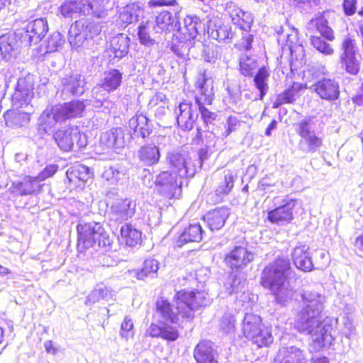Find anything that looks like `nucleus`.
<instances>
[{
  "label": "nucleus",
  "instance_id": "26",
  "mask_svg": "<svg viewBox=\"0 0 363 363\" xmlns=\"http://www.w3.org/2000/svg\"><path fill=\"white\" fill-rule=\"evenodd\" d=\"M63 121L58 108L54 106L47 108L38 118V129L40 133H47L57 123Z\"/></svg>",
  "mask_w": 363,
  "mask_h": 363
},
{
  "label": "nucleus",
  "instance_id": "41",
  "mask_svg": "<svg viewBox=\"0 0 363 363\" xmlns=\"http://www.w3.org/2000/svg\"><path fill=\"white\" fill-rule=\"evenodd\" d=\"M6 125L12 128L27 125L30 122V115L16 110L7 111L4 114Z\"/></svg>",
  "mask_w": 363,
  "mask_h": 363
},
{
  "label": "nucleus",
  "instance_id": "49",
  "mask_svg": "<svg viewBox=\"0 0 363 363\" xmlns=\"http://www.w3.org/2000/svg\"><path fill=\"white\" fill-rule=\"evenodd\" d=\"M82 0H66L60 6V13L65 17L82 15Z\"/></svg>",
  "mask_w": 363,
  "mask_h": 363
},
{
  "label": "nucleus",
  "instance_id": "20",
  "mask_svg": "<svg viewBox=\"0 0 363 363\" xmlns=\"http://www.w3.org/2000/svg\"><path fill=\"white\" fill-rule=\"evenodd\" d=\"M235 179L236 174L234 172L230 169L224 170L215 194L208 195V201L213 204L221 202L223 198L232 191Z\"/></svg>",
  "mask_w": 363,
  "mask_h": 363
},
{
  "label": "nucleus",
  "instance_id": "62",
  "mask_svg": "<svg viewBox=\"0 0 363 363\" xmlns=\"http://www.w3.org/2000/svg\"><path fill=\"white\" fill-rule=\"evenodd\" d=\"M64 40L62 38V35L59 32L53 33L47 40V50L48 52H54L60 47Z\"/></svg>",
  "mask_w": 363,
  "mask_h": 363
},
{
  "label": "nucleus",
  "instance_id": "56",
  "mask_svg": "<svg viewBox=\"0 0 363 363\" xmlns=\"http://www.w3.org/2000/svg\"><path fill=\"white\" fill-rule=\"evenodd\" d=\"M311 43L314 48L324 55H330L333 54L334 50L330 45L323 40L320 37L311 35Z\"/></svg>",
  "mask_w": 363,
  "mask_h": 363
},
{
  "label": "nucleus",
  "instance_id": "35",
  "mask_svg": "<svg viewBox=\"0 0 363 363\" xmlns=\"http://www.w3.org/2000/svg\"><path fill=\"white\" fill-rule=\"evenodd\" d=\"M128 125L130 130H133V134L138 137L140 136L145 138L148 137L152 132L149 120L143 114H135L129 120Z\"/></svg>",
  "mask_w": 363,
  "mask_h": 363
},
{
  "label": "nucleus",
  "instance_id": "5",
  "mask_svg": "<svg viewBox=\"0 0 363 363\" xmlns=\"http://www.w3.org/2000/svg\"><path fill=\"white\" fill-rule=\"evenodd\" d=\"M211 297L205 291H180L176 294L177 309L179 314L191 321L194 318V311L211 303Z\"/></svg>",
  "mask_w": 363,
  "mask_h": 363
},
{
  "label": "nucleus",
  "instance_id": "21",
  "mask_svg": "<svg viewBox=\"0 0 363 363\" xmlns=\"http://www.w3.org/2000/svg\"><path fill=\"white\" fill-rule=\"evenodd\" d=\"M174 304H171L167 300L160 298L156 303L157 311L160 315L163 321L177 325L183 327L184 321H187L183 318L177 309L176 296L174 298Z\"/></svg>",
  "mask_w": 363,
  "mask_h": 363
},
{
  "label": "nucleus",
  "instance_id": "34",
  "mask_svg": "<svg viewBox=\"0 0 363 363\" xmlns=\"http://www.w3.org/2000/svg\"><path fill=\"white\" fill-rule=\"evenodd\" d=\"M203 230L200 224L191 223L186 228L176 241V245L182 247L188 242H199L203 238Z\"/></svg>",
  "mask_w": 363,
  "mask_h": 363
},
{
  "label": "nucleus",
  "instance_id": "23",
  "mask_svg": "<svg viewBox=\"0 0 363 363\" xmlns=\"http://www.w3.org/2000/svg\"><path fill=\"white\" fill-rule=\"evenodd\" d=\"M322 99L335 101L340 95L339 83L334 79L323 78L318 80L311 87Z\"/></svg>",
  "mask_w": 363,
  "mask_h": 363
},
{
  "label": "nucleus",
  "instance_id": "64",
  "mask_svg": "<svg viewBox=\"0 0 363 363\" xmlns=\"http://www.w3.org/2000/svg\"><path fill=\"white\" fill-rule=\"evenodd\" d=\"M58 166L56 164H50L45 167L43 171L36 177L40 182L52 177L57 171Z\"/></svg>",
  "mask_w": 363,
  "mask_h": 363
},
{
  "label": "nucleus",
  "instance_id": "12",
  "mask_svg": "<svg viewBox=\"0 0 363 363\" xmlns=\"http://www.w3.org/2000/svg\"><path fill=\"white\" fill-rule=\"evenodd\" d=\"M24 45L22 34L17 30L0 36V52L1 58L6 62L13 60L19 53L20 48Z\"/></svg>",
  "mask_w": 363,
  "mask_h": 363
},
{
  "label": "nucleus",
  "instance_id": "16",
  "mask_svg": "<svg viewBox=\"0 0 363 363\" xmlns=\"http://www.w3.org/2000/svg\"><path fill=\"white\" fill-rule=\"evenodd\" d=\"M135 208L136 203L131 199H118L111 206L110 220L122 223L134 216Z\"/></svg>",
  "mask_w": 363,
  "mask_h": 363
},
{
  "label": "nucleus",
  "instance_id": "22",
  "mask_svg": "<svg viewBox=\"0 0 363 363\" xmlns=\"http://www.w3.org/2000/svg\"><path fill=\"white\" fill-rule=\"evenodd\" d=\"M33 89L34 85L30 77L19 79L12 96L13 105L17 107L28 105L33 96Z\"/></svg>",
  "mask_w": 363,
  "mask_h": 363
},
{
  "label": "nucleus",
  "instance_id": "59",
  "mask_svg": "<svg viewBox=\"0 0 363 363\" xmlns=\"http://www.w3.org/2000/svg\"><path fill=\"white\" fill-rule=\"evenodd\" d=\"M243 122L238 119L237 116H230L227 118L226 124L225 125V131L223 133V136L228 137L233 132L238 130Z\"/></svg>",
  "mask_w": 363,
  "mask_h": 363
},
{
  "label": "nucleus",
  "instance_id": "2",
  "mask_svg": "<svg viewBox=\"0 0 363 363\" xmlns=\"http://www.w3.org/2000/svg\"><path fill=\"white\" fill-rule=\"evenodd\" d=\"M290 272L289 260L279 257L265 267L262 272V286L270 290L280 304H284L292 298L293 291L287 281Z\"/></svg>",
  "mask_w": 363,
  "mask_h": 363
},
{
  "label": "nucleus",
  "instance_id": "45",
  "mask_svg": "<svg viewBox=\"0 0 363 363\" xmlns=\"http://www.w3.org/2000/svg\"><path fill=\"white\" fill-rule=\"evenodd\" d=\"M111 296V291L103 283H99L87 296L85 303L92 305L101 300H108Z\"/></svg>",
  "mask_w": 363,
  "mask_h": 363
},
{
  "label": "nucleus",
  "instance_id": "60",
  "mask_svg": "<svg viewBox=\"0 0 363 363\" xmlns=\"http://www.w3.org/2000/svg\"><path fill=\"white\" fill-rule=\"evenodd\" d=\"M120 335L121 337L128 340L134 335L133 322L128 316H125L121 325Z\"/></svg>",
  "mask_w": 363,
  "mask_h": 363
},
{
  "label": "nucleus",
  "instance_id": "40",
  "mask_svg": "<svg viewBox=\"0 0 363 363\" xmlns=\"http://www.w3.org/2000/svg\"><path fill=\"white\" fill-rule=\"evenodd\" d=\"M138 156L140 162L145 165H153L158 163L160 158L159 147L153 144H147L140 147Z\"/></svg>",
  "mask_w": 363,
  "mask_h": 363
},
{
  "label": "nucleus",
  "instance_id": "42",
  "mask_svg": "<svg viewBox=\"0 0 363 363\" xmlns=\"http://www.w3.org/2000/svg\"><path fill=\"white\" fill-rule=\"evenodd\" d=\"M129 43V38L124 33H119L111 40V48L115 57L121 59L128 54Z\"/></svg>",
  "mask_w": 363,
  "mask_h": 363
},
{
  "label": "nucleus",
  "instance_id": "33",
  "mask_svg": "<svg viewBox=\"0 0 363 363\" xmlns=\"http://www.w3.org/2000/svg\"><path fill=\"white\" fill-rule=\"evenodd\" d=\"M146 333L152 337H162L168 341H175L179 337L177 327L167 323H164L162 326L151 324Z\"/></svg>",
  "mask_w": 363,
  "mask_h": 363
},
{
  "label": "nucleus",
  "instance_id": "14",
  "mask_svg": "<svg viewBox=\"0 0 363 363\" xmlns=\"http://www.w3.org/2000/svg\"><path fill=\"white\" fill-rule=\"evenodd\" d=\"M18 30L22 34L24 46H30L32 44L38 43L42 40L48 30V26L45 19L37 18Z\"/></svg>",
  "mask_w": 363,
  "mask_h": 363
},
{
  "label": "nucleus",
  "instance_id": "57",
  "mask_svg": "<svg viewBox=\"0 0 363 363\" xmlns=\"http://www.w3.org/2000/svg\"><path fill=\"white\" fill-rule=\"evenodd\" d=\"M108 92L104 90L103 87L99 84L92 89V96L95 99L94 101L96 107H101L104 104H108L106 100L108 99Z\"/></svg>",
  "mask_w": 363,
  "mask_h": 363
},
{
  "label": "nucleus",
  "instance_id": "19",
  "mask_svg": "<svg viewBox=\"0 0 363 363\" xmlns=\"http://www.w3.org/2000/svg\"><path fill=\"white\" fill-rule=\"evenodd\" d=\"M342 53L340 60L345 70L352 74H356L359 70V65L356 57L357 48L354 40L346 38L342 44Z\"/></svg>",
  "mask_w": 363,
  "mask_h": 363
},
{
  "label": "nucleus",
  "instance_id": "10",
  "mask_svg": "<svg viewBox=\"0 0 363 363\" xmlns=\"http://www.w3.org/2000/svg\"><path fill=\"white\" fill-rule=\"evenodd\" d=\"M159 192L167 199H179L182 195V178L169 171L160 173L155 179Z\"/></svg>",
  "mask_w": 363,
  "mask_h": 363
},
{
  "label": "nucleus",
  "instance_id": "30",
  "mask_svg": "<svg viewBox=\"0 0 363 363\" xmlns=\"http://www.w3.org/2000/svg\"><path fill=\"white\" fill-rule=\"evenodd\" d=\"M230 213L227 207L216 208L208 211L203 217L211 230H218L223 227Z\"/></svg>",
  "mask_w": 363,
  "mask_h": 363
},
{
  "label": "nucleus",
  "instance_id": "15",
  "mask_svg": "<svg viewBox=\"0 0 363 363\" xmlns=\"http://www.w3.org/2000/svg\"><path fill=\"white\" fill-rule=\"evenodd\" d=\"M115 0H82V16L104 20L113 10Z\"/></svg>",
  "mask_w": 363,
  "mask_h": 363
},
{
  "label": "nucleus",
  "instance_id": "63",
  "mask_svg": "<svg viewBox=\"0 0 363 363\" xmlns=\"http://www.w3.org/2000/svg\"><path fill=\"white\" fill-rule=\"evenodd\" d=\"M121 172L115 167L110 166L106 167L102 173V178L109 182L111 184H115L120 179Z\"/></svg>",
  "mask_w": 363,
  "mask_h": 363
},
{
  "label": "nucleus",
  "instance_id": "29",
  "mask_svg": "<svg viewBox=\"0 0 363 363\" xmlns=\"http://www.w3.org/2000/svg\"><path fill=\"white\" fill-rule=\"evenodd\" d=\"M308 250L307 245H300L294 248L291 255L294 265L303 272H310L314 268Z\"/></svg>",
  "mask_w": 363,
  "mask_h": 363
},
{
  "label": "nucleus",
  "instance_id": "39",
  "mask_svg": "<svg viewBox=\"0 0 363 363\" xmlns=\"http://www.w3.org/2000/svg\"><path fill=\"white\" fill-rule=\"evenodd\" d=\"M123 74L118 69H111L104 74L99 84L106 91L110 93L116 91L121 84Z\"/></svg>",
  "mask_w": 363,
  "mask_h": 363
},
{
  "label": "nucleus",
  "instance_id": "47",
  "mask_svg": "<svg viewBox=\"0 0 363 363\" xmlns=\"http://www.w3.org/2000/svg\"><path fill=\"white\" fill-rule=\"evenodd\" d=\"M246 279L242 277L231 273L225 283V288L229 294L244 291Z\"/></svg>",
  "mask_w": 363,
  "mask_h": 363
},
{
  "label": "nucleus",
  "instance_id": "7",
  "mask_svg": "<svg viewBox=\"0 0 363 363\" xmlns=\"http://www.w3.org/2000/svg\"><path fill=\"white\" fill-rule=\"evenodd\" d=\"M242 331L245 336L259 347L267 346L273 342L271 332L264 328L261 318L253 313L245 314Z\"/></svg>",
  "mask_w": 363,
  "mask_h": 363
},
{
  "label": "nucleus",
  "instance_id": "8",
  "mask_svg": "<svg viewBox=\"0 0 363 363\" xmlns=\"http://www.w3.org/2000/svg\"><path fill=\"white\" fill-rule=\"evenodd\" d=\"M296 131L301 137L298 145L305 153L318 152L323 146V138L314 131L315 122L311 117L306 118L296 125Z\"/></svg>",
  "mask_w": 363,
  "mask_h": 363
},
{
  "label": "nucleus",
  "instance_id": "55",
  "mask_svg": "<svg viewBox=\"0 0 363 363\" xmlns=\"http://www.w3.org/2000/svg\"><path fill=\"white\" fill-rule=\"evenodd\" d=\"M197 46L202 48V57L204 61L215 63L218 57V52L215 46L205 45L201 41H197Z\"/></svg>",
  "mask_w": 363,
  "mask_h": 363
},
{
  "label": "nucleus",
  "instance_id": "53",
  "mask_svg": "<svg viewBox=\"0 0 363 363\" xmlns=\"http://www.w3.org/2000/svg\"><path fill=\"white\" fill-rule=\"evenodd\" d=\"M175 21V18L169 12H163L158 15L156 18L157 26L162 30L176 29L178 22Z\"/></svg>",
  "mask_w": 363,
  "mask_h": 363
},
{
  "label": "nucleus",
  "instance_id": "1",
  "mask_svg": "<svg viewBox=\"0 0 363 363\" xmlns=\"http://www.w3.org/2000/svg\"><path fill=\"white\" fill-rule=\"evenodd\" d=\"M304 306L299 311L295 327L302 334L310 336V347L319 351L330 346L334 340L332 325L321 321L325 297L313 291H304L302 294Z\"/></svg>",
  "mask_w": 363,
  "mask_h": 363
},
{
  "label": "nucleus",
  "instance_id": "43",
  "mask_svg": "<svg viewBox=\"0 0 363 363\" xmlns=\"http://www.w3.org/2000/svg\"><path fill=\"white\" fill-rule=\"evenodd\" d=\"M307 28L311 31L316 30L323 37L328 40L334 39L333 31L328 26V21L323 16H318L311 19L307 24Z\"/></svg>",
  "mask_w": 363,
  "mask_h": 363
},
{
  "label": "nucleus",
  "instance_id": "51",
  "mask_svg": "<svg viewBox=\"0 0 363 363\" xmlns=\"http://www.w3.org/2000/svg\"><path fill=\"white\" fill-rule=\"evenodd\" d=\"M159 269V262L154 259H147L143 263V267L140 271H135V274L138 279H143L145 277H153Z\"/></svg>",
  "mask_w": 363,
  "mask_h": 363
},
{
  "label": "nucleus",
  "instance_id": "52",
  "mask_svg": "<svg viewBox=\"0 0 363 363\" xmlns=\"http://www.w3.org/2000/svg\"><path fill=\"white\" fill-rule=\"evenodd\" d=\"M257 67V64L255 59L247 54L241 55L240 57V69L244 76H252Z\"/></svg>",
  "mask_w": 363,
  "mask_h": 363
},
{
  "label": "nucleus",
  "instance_id": "18",
  "mask_svg": "<svg viewBox=\"0 0 363 363\" xmlns=\"http://www.w3.org/2000/svg\"><path fill=\"white\" fill-rule=\"evenodd\" d=\"M297 204V201L286 198L282 203L274 209L268 212L267 218L277 225H284L290 223L293 218V210Z\"/></svg>",
  "mask_w": 363,
  "mask_h": 363
},
{
  "label": "nucleus",
  "instance_id": "31",
  "mask_svg": "<svg viewBox=\"0 0 363 363\" xmlns=\"http://www.w3.org/2000/svg\"><path fill=\"white\" fill-rule=\"evenodd\" d=\"M100 145L104 150L121 148L123 145V130L116 128L102 133L100 136Z\"/></svg>",
  "mask_w": 363,
  "mask_h": 363
},
{
  "label": "nucleus",
  "instance_id": "48",
  "mask_svg": "<svg viewBox=\"0 0 363 363\" xmlns=\"http://www.w3.org/2000/svg\"><path fill=\"white\" fill-rule=\"evenodd\" d=\"M215 27V28L208 31L211 37L219 42L229 43L233 37L231 27L225 24L216 26Z\"/></svg>",
  "mask_w": 363,
  "mask_h": 363
},
{
  "label": "nucleus",
  "instance_id": "32",
  "mask_svg": "<svg viewBox=\"0 0 363 363\" xmlns=\"http://www.w3.org/2000/svg\"><path fill=\"white\" fill-rule=\"evenodd\" d=\"M196 86L199 94L195 97L196 104H211L214 97L213 80L203 75L197 80Z\"/></svg>",
  "mask_w": 363,
  "mask_h": 363
},
{
  "label": "nucleus",
  "instance_id": "61",
  "mask_svg": "<svg viewBox=\"0 0 363 363\" xmlns=\"http://www.w3.org/2000/svg\"><path fill=\"white\" fill-rule=\"evenodd\" d=\"M195 45V42H182L179 40V45H173L172 47V50L177 56L184 58L186 55H188L190 49Z\"/></svg>",
  "mask_w": 363,
  "mask_h": 363
},
{
  "label": "nucleus",
  "instance_id": "4",
  "mask_svg": "<svg viewBox=\"0 0 363 363\" xmlns=\"http://www.w3.org/2000/svg\"><path fill=\"white\" fill-rule=\"evenodd\" d=\"M206 104V103L196 104L195 105L186 102L180 103L178 108L175 111V113L177 115L178 125L184 130H191L198 118L197 108L204 123L206 125L211 123L216 120L217 115L207 109L204 106Z\"/></svg>",
  "mask_w": 363,
  "mask_h": 363
},
{
  "label": "nucleus",
  "instance_id": "13",
  "mask_svg": "<svg viewBox=\"0 0 363 363\" xmlns=\"http://www.w3.org/2000/svg\"><path fill=\"white\" fill-rule=\"evenodd\" d=\"M204 31V23L197 16H186L184 19V26H180L178 23L177 34L175 35L182 42H195L196 38L201 32Z\"/></svg>",
  "mask_w": 363,
  "mask_h": 363
},
{
  "label": "nucleus",
  "instance_id": "27",
  "mask_svg": "<svg viewBox=\"0 0 363 363\" xmlns=\"http://www.w3.org/2000/svg\"><path fill=\"white\" fill-rule=\"evenodd\" d=\"M194 357L196 363H218V353L211 341L199 342L194 348Z\"/></svg>",
  "mask_w": 363,
  "mask_h": 363
},
{
  "label": "nucleus",
  "instance_id": "9",
  "mask_svg": "<svg viewBox=\"0 0 363 363\" xmlns=\"http://www.w3.org/2000/svg\"><path fill=\"white\" fill-rule=\"evenodd\" d=\"M101 32V26L91 18H82L77 21L70 26L69 30V41L74 48L84 46L89 39L99 35Z\"/></svg>",
  "mask_w": 363,
  "mask_h": 363
},
{
  "label": "nucleus",
  "instance_id": "3",
  "mask_svg": "<svg viewBox=\"0 0 363 363\" xmlns=\"http://www.w3.org/2000/svg\"><path fill=\"white\" fill-rule=\"evenodd\" d=\"M77 249L83 252L89 248L97 250L109 247L112 243L108 233L103 225L97 222H80L77 226Z\"/></svg>",
  "mask_w": 363,
  "mask_h": 363
},
{
  "label": "nucleus",
  "instance_id": "54",
  "mask_svg": "<svg viewBox=\"0 0 363 363\" xmlns=\"http://www.w3.org/2000/svg\"><path fill=\"white\" fill-rule=\"evenodd\" d=\"M236 320L231 314L226 313L221 318L219 323V329L225 334H231L235 330Z\"/></svg>",
  "mask_w": 363,
  "mask_h": 363
},
{
  "label": "nucleus",
  "instance_id": "11",
  "mask_svg": "<svg viewBox=\"0 0 363 363\" xmlns=\"http://www.w3.org/2000/svg\"><path fill=\"white\" fill-rule=\"evenodd\" d=\"M55 143L63 151L71 150L76 143L77 147L85 146V142L82 139V134L78 127L67 125L58 129L53 135Z\"/></svg>",
  "mask_w": 363,
  "mask_h": 363
},
{
  "label": "nucleus",
  "instance_id": "38",
  "mask_svg": "<svg viewBox=\"0 0 363 363\" xmlns=\"http://www.w3.org/2000/svg\"><path fill=\"white\" fill-rule=\"evenodd\" d=\"M303 85L299 83H294L290 87L279 94L274 102L273 108H278L284 104H293L300 97V91Z\"/></svg>",
  "mask_w": 363,
  "mask_h": 363
},
{
  "label": "nucleus",
  "instance_id": "37",
  "mask_svg": "<svg viewBox=\"0 0 363 363\" xmlns=\"http://www.w3.org/2000/svg\"><path fill=\"white\" fill-rule=\"evenodd\" d=\"M92 173L85 165L77 164L69 167L66 172L67 178L70 183L79 186V182L84 183L91 177Z\"/></svg>",
  "mask_w": 363,
  "mask_h": 363
},
{
  "label": "nucleus",
  "instance_id": "17",
  "mask_svg": "<svg viewBox=\"0 0 363 363\" xmlns=\"http://www.w3.org/2000/svg\"><path fill=\"white\" fill-rule=\"evenodd\" d=\"M167 160L172 173H176L182 179L193 177L196 173V167L191 165L190 160L184 154L177 152H169Z\"/></svg>",
  "mask_w": 363,
  "mask_h": 363
},
{
  "label": "nucleus",
  "instance_id": "58",
  "mask_svg": "<svg viewBox=\"0 0 363 363\" xmlns=\"http://www.w3.org/2000/svg\"><path fill=\"white\" fill-rule=\"evenodd\" d=\"M150 28L147 24H142L138 27V35L141 44L150 47L155 45V41L150 38Z\"/></svg>",
  "mask_w": 363,
  "mask_h": 363
},
{
  "label": "nucleus",
  "instance_id": "24",
  "mask_svg": "<svg viewBox=\"0 0 363 363\" xmlns=\"http://www.w3.org/2000/svg\"><path fill=\"white\" fill-rule=\"evenodd\" d=\"M306 352L296 346L281 347L276 356L275 363H307Z\"/></svg>",
  "mask_w": 363,
  "mask_h": 363
},
{
  "label": "nucleus",
  "instance_id": "46",
  "mask_svg": "<svg viewBox=\"0 0 363 363\" xmlns=\"http://www.w3.org/2000/svg\"><path fill=\"white\" fill-rule=\"evenodd\" d=\"M41 184L38 179L30 176L25 177L23 180L16 185V189L21 195H29L38 192Z\"/></svg>",
  "mask_w": 363,
  "mask_h": 363
},
{
  "label": "nucleus",
  "instance_id": "36",
  "mask_svg": "<svg viewBox=\"0 0 363 363\" xmlns=\"http://www.w3.org/2000/svg\"><path fill=\"white\" fill-rule=\"evenodd\" d=\"M63 121L69 118L80 117L86 107L84 101L74 100L63 104L57 105Z\"/></svg>",
  "mask_w": 363,
  "mask_h": 363
},
{
  "label": "nucleus",
  "instance_id": "44",
  "mask_svg": "<svg viewBox=\"0 0 363 363\" xmlns=\"http://www.w3.org/2000/svg\"><path fill=\"white\" fill-rule=\"evenodd\" d=\"M121 236L128 246L134 247L140 243L142 233L127 223L121 226Z\"/></svg>",
  "mask_w": 363,
  "mask_h": 363
},
{
  "label": "nucleus",
  "instance_id": "6",
  "mask_svg": "<svg viewBox=\"0 0 363 363\" xmlns=\"http://www.w3.org/2000/svg\"><path fill=\"white\" fill-rule=\"evenodd\" d=\"M225 10L234 24L238 25L242 30V38L236 46L240 50H250L253 42V35L249 33L253 23V17L251 13L242 11L233 2L226 4Z\"/></svg>",
  "mask_w": 363,
  "mask_h": 363
},
{
  "label": "nucleus",
  "instance_id": "50",
  "mask_svg": "<svg viewBox=\"0 0 363 363\" xmlns=\"http://www.w3.org/2000/svg\"><path fill=\"white\" fill-rule=\"evenodd\" d=\"M269 74L266 67H261L254 77V82L259 91V99H262L268 91L267 80Z\"/></svg>",
  "mask_w": 363,
  "mask_h": 363
},
{
  "label": "nucleus",
  "instance_id": "25",
  "mask_svg": "<svg viewBox=\"0 0 363 363\" xmlns=\"http://www.w3.org/2000/svg\"><path fill=\"white\" fill-rule=\"evenodd\" d=\"M254 255L243 247H235L225 257V262L232 269L242 268L251 262Z\"/></svg>",
  "mask_w": 363,
  "mask_h": 363
},
{
  "label": "nucleus",
  "instance_id": "28",
  "mask_svg": "<svg viewBox=\"0 0 363 363\" xmlns=\"http://www.w3.org/2000/svg\"><path fill=\"white\" fill-rule=\"evenodd\" d=\"M62 93L66 95H82L85 91L86 82L84 77L79 74L64 77L61 81Z\"/></svg>",
  "mask_w": 363,
  "mask_h": 363
}]
</instances>
